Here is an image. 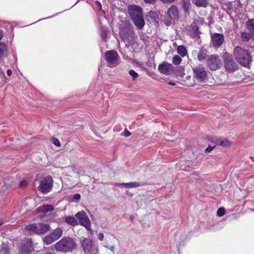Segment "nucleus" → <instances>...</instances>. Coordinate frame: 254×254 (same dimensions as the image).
<instances>
[{
	"instance_id": "20",
	"label": "nucleus",
	"mask_w": 254,
	"mask_h": 254,
	"mask_svg": "<svg viewBox=\"0 0 254 254\" xmlns=\"http://www.w3.org/2000/svg\"><path fill=\"white\" fill-rule=\"evenodd\" d=\"M64 220L66 223L73 226H76L78 224L77 219L73 216H66Z\"/></svg>"
},
{
	"instance_id": "36",
	"label": "nucleus",
	"mask_w": 254,
	"mask_h": 254,
	"mask_svg": "<svg viewBox=\"0 0 254 254\" xmlns=\"http://www.w3.org/2000/svg\"><path fill=\"white\" fill-rule=\"evenodd\" d=\"M215 146H209L208 147H207L205 149V152H206V153L210 152L211 151H212L215 148Z\"/></svg>"
},
{
	"instance_id": "41",
	"label": "nucleus",
	"mask_w": 254,
	"mask_h": 254,
	"mask_svg": "<svg viewBox=\"0 0 254 254\" xmlns=\"http://www.w3.org/2000/svg\"><path fill=\"white\" fill-rule=\"evenodd\" d=\"M156 0H144V1L146 3H152L154 2Z\"/></svg>"
},
{
	"instance_id": "35",
	"label": "nucleus",
	"mask_w": 254,
	"mask_h": 254,
	"mask_svg": "<svg viewBox=\"0 0 254 254\" xmlns=\"http://www.w3.org/2000/svg\"><path fill=\"white\" fill-rule=\"evenodd\" d=\"M182 7L185 10V11H187L189 9V4L187 1H183L182 2Z\"/></svg>"
},
{
	"instance_id": "42",
	"label": "nucleus",
	"mask_w": 254,
	"mask_h": 254,
	"mask_svg": "<svg viewBox=\"0 0 254 254\" xmlns=\"http://www.w3.org/2000/svg\"><path fill=\"white\" fill-rule=\"evenodd\" d=\"M163 2H166V3H171L173 2L175 0H161Z\"/></svg>"
},
{
	"instance_id": "40",
	"label": "nucleus",
	"mask_w": 254,
	"mask_h": 254,
	"mask_svg": "<svg viewBox=\"0 0 254 254\" xmlns=\"http://www.w3.org/2000/svg\"><path fill=\"white\" fill-rule=\"evenodd\" d=\"M130 132L127 129H125L124 132V136L126 137L129 136L130 135Z\"/></svg>"
},
{
	"instance_id": "11",
	"label": "nucleus",
	"mask_w": 254,
	"mask_h": 254,
	"mask_svg": "<svg viewBox=\"0 0 254 254\" xmlns=\"http://www.w3.org/2000/svg\"><path fill=\"white\" fill-rule=\"evenodd\" d=\"M158 70L161 74L169 75L174 72V67L171 64L164 62L158 65Z\"/></svg>"
},
{
	"instance_id": "8",
	"label": "nucleus",
	"mask_w": 254,
	"mask_h": 254,
	"mask_svg": "<svg viewBox=\"0 0 254 254\" xmlns=\"http://www.w3.org/2000/svg\"><path fill=\"white\" fill-rule=\"evenodd\" d=\"M75 217L80 224L85 227L87 230L91 231V222L86 213L83 211L77 212Z\"/></svg>"
},
{
	"instance_id": "6",
	"label": "nucleus",
	"mask_w": 254,
	"mask_h": 254,
	"mask_svg": "<svg viewBox=\"0 0 254 254\" xmlns=\"http://www.w3.org/2000/svg\"><path fill=\"white\" fill-rule=\"evenodd\" d=\"M223 58L224 61L225 67L228 71L233 72L237 69L238 66L237 64L232 59V56L228 53H225Z\"/></svg>"
},
{
	"instance_id": "14",
	"label": "nucleus",
	"mask_w": 254,
	"mask_h": 254,
	"mask_svg": "<svg viewBox=\"0 0 254 254\" xmlns=\"http://www.w3.org/2000/svg\"><path fill=\"white\" fill-rule=\"evenodd\" d=\"M132 20L134 25L139 29H141L145 25V21L143 17V14L133 18H132Z\"/></svg>"
},
{
	"instance_id": "15",
	"label": "nucleus",
	"mask_w": 254,
	"mask_h": 254,
	"mask_svg": "<svg viewBox=\"0 0 254 254\" xmlns=\"http://www.w3.org/2000/svg\"><path fill=\"white\" fill-rule=\"evenodd\" d=\"M168 15L172 20H175L178 18V10L177 8L172 5L168 10Z\"/></svg>"
},
{
	"instance_id": "24",
	"label": "nucleus",
	"mask_w": 254,
	"mask_h": 254,
	"mask_svg": "<svg viewBox=\"0 0 254 254\" xmlns=\"http://www.w3.org/2000/svg\"><path fill=\"white\" fill-rule=\"evenodd\" d=\"M246 25L249 31L254 33V18L249 19L246 22Z\"/></svg>"
},
{
	"instance_id": "1",
	"label": "nucleus",
	"mask_w": 254,
	"mask_h": 254,
	"mask_svg": "<svg viewBox=\"0 0 254 254\" xmlns=\"http://www.w3.org/2000/svg\"><path fill=\"white\" fill-rule=\"evenodd\" d=\"M77 245L74 240L70 237H64L55 245L57 252L67 253L77 249Z\"/></svg>"
},
{
	"instance_id": "19",
	"label": "nucleus",
	"mask_w": 254,
	"mask_h": 254,
	"mask_svg": "<svg viewBox=\"0 0 254 254\" xmlns=\"http://www.w3.org/2000/svg\"><path fill=\"white\" fill-rule=\"evenodd\" d=\"M116 186L121 188H137L139 186V184L137 182H129L128 183H117Z\"/></svg>"
},
{
	"instance_id": "5",
	"label": "nucleus",
	"mask_w": 254,
	"mask_h": 254,
	"mask_svg": "<svg viewBox=\"0 0 254 254\" xmlns=\"http://www.w3.org/2000/svg\"><path fill=\"white\" fill-rule=\"evenodd\" d=\"M193 77L198 82H204L207 78V72L202 65L193 68Z\"/></svg>"
},
{
	"instance_id": "10",
	"label": "nucleus",
	"mask_w": 254,
	"mask_h": 254,
	"mask_svg": "<svg viewBox=\"0 0 254 254\" xmlns=\"http://www.w3.org/2000/svg\"><path fill=\"white\" fill-rule=\"evenodd\" d=\"M105 57L108 64H111L110 67H114L118 64V58L119 55L117 53L113 50L108 51L105 53Z\"/></svg>"
},
{
	"instance_id": "18",
	"label": "nucleus",
	"mask_w": 254,
	"mask_h": 254,
	"mask_svg": "<svg viewBox=\"0 0 254 254\" xmlns=\"http://www.w3.org/2000/svg\"><path fill=\"white\" fill-rule=\"evenodd\" d=\"M54 210V207L51 204L44 205L37 208L38 211L40 213H47Z\"/></svg>"
},
{
	"instance_id": "48",
	"label": "nucleus",
	"mask_w": 254,
	"mask_h": 254,
	"mask_svg": "<svg viewBox=\"0 0 254 254\" xmlns=\"http://www.w3.org/2000/svg\"><path fill=\"white\" fill-rule=\"evenodd\" d=\"M129 32H130L131 33L133 34V31H132L131 29H129Z\"/></svg>"
},
{
	"instance_id": "33",
	"label": "nucleus",
	"mask_w": 254,
	"mask_h": 254,
	"mask_svg": "<svg viewBox=\"0 0 254 254\" xmlns=\"http://www.w3.org/2000/svg\"><path fill=\"white\" fill-rule=\"evenodd\" d=\"M129 74L132 77L133 80L136 79L138 76V73L132 69L129 71Z\"/></svg>"
},
{
	"instance_id": "9",
	"label": "nucleus",
	"mask_w": 254,
	"mask_h": 254,
	"mask_svg": "<svg viewBox=\"0 0 254 254\" xmlns=\"http://www.w3.org/2000/svg\"><path fill=\"white\" fill-rule=\"evenodd\" d=\"M224 42V37L222 34L215 33L211 36L210 46L216 49L220 48Z\"/></svg>"
},
{
	"instance_id": "25",
	"label": "nucleus",
	"mask_w": 254,
	"mask_h": 254,
	"mask_svg": "<svg viewBox=\"0 0 254 254\" xmlns=\"http://www.w3.org/2000/svg\"><path fill=\"white\" fill-rule=\"evenodd\" d=\"M177 53L180 55L182 57H185L187 53V51L186 49L183 46H179L177 48Z\"/></svg>"
},
{
	"instance_id": "16",
	"label": "nucleus",
	"mask_w": 254,
	"mask_h": 254,
	"mask_svg": "<svg viewBox=\"0 0 254 254\" xmlns=\"http://www.w3.org/2000/svg\"><path fill=\"white\" fill-rule=\"evenodd\" d=\"M50 226L49 224H45L44 223H39L38 224V229L37 230V234H45L50 229Z\"/></svg>"
},
{
	"instance_id": "30",
	"label": "nucleus",
	"mask_w": 254,
	"mask_h": 254,
	"mask_svg": "<svg viewBox=\"0 0 254 254\" xmlns=\"http://www.w3.org/2000/svg\"><path fill=\"white\" fill-rule=\"evenodd\" d=\"M181 58L178 55L174 56L172 59V62L175 65L179 64L181 63Z\"/></svg>"
},
{
	"instance_id": "31",
	"label": "nucleus",
	"mask_w": 254,
	"mask_h": 254,
	"mask_svg": "<svg viewBox=\"0 0 254 254\" xmlns=\"http://www.w3.org/2000/svg\"><path fill=\"white\" fill-rule=\"evenodd\" d=\"M6 48V46L4 43L0 42V57L3 54L4 51Z\"/></svg>"
},
{
	"instance_id": "44",
	"label": "nucleus",
	"mask_w": 254,
	"mask_h": 254,
	"mask_svg": "<svg viewBox=\"0 0 254 254\" xmlns=\"http://www.w3.org/2000/svg\"><path fill=\"white\" fill-rule=\"evenodd\" d=\"M50 216L51 217H52L53 218H54V217H55L57 216V214H56V213H53L50 214Z\"/></svg>"
},
{
	"instance_id": "29",
	"label": "nucleus",
	"mask_w": 254,
	"mask_h": 254,
	"mask_svg": "<svg viewBox=\"0 0 254 254\" xmlns=\"http://www.w3.org/2000/svg\"><path fill=\"white\" fill-rule=\"evenodd\" d=\"M241 38L243 41L247 42L250 40L251 36L248 33L243 32L241 35Z\"/></svg>"
},
{
	"instance_id": "47",
	"label": "nucleus",
	"mask_w": 254,
	"mask_h": 254,
	"mask_svg": "<svg viewBox=\"0 0 254 254\" xmlns=\"http://www.w3.org/2000/svg\"><path fill=\"white\" fill-rule=\"evenodd\" d=\"M44 254H53L52 253H50V252H47L46 253H45Z\"/></svg>"
},
{
	"instance_id": "32",
	"label": "nucleus",
	"mask_w": 254,
	"mask_h": 254,
	"mask_svg": "<svg viewBox=\"0 0 254 254\" xmlns=\"http://www.w3.org/2000/svg\"><path fill=\"white\" fill-rule=\"evenodd\" d=\"M225 210L224 208H220L217 211V215L219 217H221L225 214Z\"/></svg>"
},
{
	"instance_id": "34",
	"label": "nucleus",
	"mask_w": 254,
	"mask_h": 254,
	"mask_svg": "<svg viewBox=\"0 0 254 254\" xmlns=\"http://www.w3.org/2000/svg\"><path fill=\"white\" fill-rule=\"evenodd\" d=\"M52 142L56 146H58V147L61 146V143L58 139H57L56 138H54L52 139Z\"/></svg>"
},
{
	"instance_id": "39",
	"label": "nucleus",
	"mask_w": 254,
	"mask_h": 254,
	"mask_svg": "<svg viewBox=\"0 0 254 254\" xmlns=\"http://www.w3.org/2000/svg\"><path fill=\"white\" fill-rule=\"evenodd\" d=\"M104 235L102 233H100L98 234V239L100 241H102L104 239Z\"/></svg>"
},
{
	"instance_id": "28",
	"label": "nucleus",
	"mask_w": 254,
	"mask_h": 254,
	"mask_svg": "<svg viewBox=\"0 0 254 254\" xmlns=\"http://www.w3.org/2000/svg\"><path fill=\"white\" fill-rule=\"evenodd\" d=\"M32 251V248L27 249L25 246H23L20 250V254H31Z\"/></svg>"
},
{
	"instance_id": "13",
	"label": "nucleus",
	"mask_w": 254,
	"mask_h": 254,
	"mask_svg": "<svg viewBox=\"0 0 254 254\" xmlns=\"http://www.w3.org/2000/svg\"><path fill=\"white\" fill-rule=\"evenodd\" d=\"M211 141L216 145H219L224 147H230L232 144L230 141L223 138H213Z\"/></svg>"
},
{
	"instance_id": "23",
	"label": "nucleus",
	"mask_w": 254,
	"mask_h": 254,
	"mask_svg": "<svg viewBox=\"0 0 254 254\" xmlns=\"http://www.w3.org/2000/svg\"><path fill=\"white\" fill-rule=\"evenodd\" d=\"M192 2L198 7H206L208 4V0H192Z\"/></svg>"
},
{
	"instance_id": "26",
	"label": "nucleus",
	"mask_w": 254,
	"mask_h": 254,
	"mask_svg": "<svg viewBox=\"0 0 254 254\" xmlns=\"http://www.w3.org/2000/svg\"><path fill=\"white\" fill-rule=\"evenodd\" d=\"M207 52L204 50H201L198 53L197 58L200 61L204 60L206 57Z\"/></svg>"
},
{
	"instance_id": "17",
	"label": "nucleus",
	"mask_w": 254,
	"mask_h": 254,
	"mask_svg": "<svg viewBox=\"0 0 254 254\" xmlns=\"http://www.w3.org/2000/svg\"><path fill=\"white\" fill-rule=\"evenodd\" d=\"M111 241L112 243L113 244V245H112V246L106 245V246H105L104 247L106 249L109 250L112 253L114 254V253H115V252L116 250V244L119 245L120 242H119V240L115 237H113V238H112L111 239Z\"/></svg>"
},
{
	"instance_id": "3",
	"label": "nucleus",
	"mask_w": 254,
	"mask_h": 254,
	"mask_svg": "<svg viewBox=\"0 0 254 254\" xmlns=\"http://www.w3.org/2000/svg\"><path fill=\"white\" fill-rule=\"evenodd\" d=\"M80 244L85 254H96L99 252L97 246L94 245L93 241L89 238H84Z\"/></svg>"
},
{
	"instance_id": "37",
	"label": "nucleus",
	"mask_w": 254,
	"mask_h": 254,
	"mask_svg": "<svg viewBox=\"0 0 254 254\" xmlns=\"http://www.w3.org/2000/svg\"><path fill=\"white\" fill-rule=\"evenodd\" d=\"M73 198L76 201H78L80 200L81 196L79 193H76V194H74Z\"/></svg>"
},
{
	"instance_id": "2",
	"label": "nucleus",
	"mask_w": 254,
	"mask_h": 254,
	"mask_svg": "<svg viewBox=\"0 0 254 254\" xmlns=\"http://www.w3.org/2000/svg\"><path fill=\"white\" fill-rule=\"evenodd\" d=\"M234 55L236 60L242 66L248 67L252 61V58L249 52L239 46L234 50Z\"/></svg>"
},
{
	"instance_id": "21",
	"label": "nucleus",
	"mask_w": 254,
	"mask_h": 254,
	"mask_svg": "<svg viewBox=\"0 0 254 254\" xmlns=\"http://www.w3.org/2000/svg\"><path fill=\"white\" fill-rule=\"evenodd\" d=\"M63 230L61 228H58L54 230L52 233V235L56 240H58L63 235Z\"/></svg>"
},
{
	"instance_id": "45",
	"label": "nucleus",
	"mask_w": 254,
	"mask_h": 254,
	"mask_svg": "<svg viewBox=\"0 0 254 254\" xmlns=\"http://www.w3.org/2000/svg\"><path fill=\"white\" fill-rule=\"evenodd\" d=\"M168 84H169V85H173V86H174V85H176L175 83L173 82H168Z\"/></svg>"
},
{
	"instance_id": "38",
	"label": "nucleus",
	"mask_w": 254,
	"mask_h": 254,
	"mask_svg": "<svg viewBox=\"0 0 254 254\" xmlns=\"http://www.w3.org/2000/svg\"><path fill=\"white\" fill-rule=\"evenodd\" d=\"M27 181L25 180L22 181L20 183V186L21 187H24L27 185Z\"/></svg>"
},
{
	"instance_id": "4",
	"label": "nucleus",
	"mask_w": 254,
	"mask_h": 254,
	"mask_svg": "<svg viewBox=\"0 0 254 254\" xmlns=\"http://www.w3.org/2000/svg\"><path fill=\"white\" fill-rule=\"evenodd\" d=\"M53 179L50 176L44 177L41 180L38 190L43 194H47L51 190L53 187Z\"/></svg>"
},
{
	"instance_id": "49",
	"label": "nucleus",
	"mask_w": 254,
	"mask_h": 254,
	"mask_svg": "<svg viewBox=\"0 0 254 254\" xmlns=\"http://www.w3.org/2000/svg\"><path fill=\"white\" fill-rule=\"evenodd\" d=\"M2 224V222L1 221H0V226Z\"/></svg>"
},
{
	"instance_id": "22",
	"label": "nucleus",
	"mask_w": 254,
	"mask_h": 254,
	"mask_svg": "<svg viewBox=\"0 0 254 254\" xmlns=\"http://www.w3.org/2000/svg\"><path fill=\"white\" fill-rule=\"evenodd\" d=\"M43 240L44 243L46 245H50L51 244L53 243V242L56 241L51 233L48 235H46V236H45L43 238Z\"/></svg>"
},
{
	"instance_id": "46",
	"label": "nucleus",
	"mask_w": 254,
	"mask_h": 254,
	"mask_svg": "<svg viewBox=\"0 0 254 254\" xmlns=\"http://www.w3.org/2000/svg\"><path fill=\"white\" fill-rule=\"evenodd\" d=\"M3 37V34L2 33V32H0V40H1L2 39Z\"/></svg>"
},
{
	"instance_id": "43",
	"label": "nucleus",
	"mask_w": 254,
	"mask_h": 254,
	"mask_svg": "<svg viewBox=\"0 0 254 254\" xmlns=\"http://www.w3.org/2000/svg\"><path fill=\"white\" fill-rule=\"evenodd\" d=\"M7 74L8 76H10L12 74V71L10 69H8L7 70Z\"/></svg>"
},
{
	"instance_id": "7",
	"label": "nucleus",
	"mask_w": 254,
	"mask_h": 254,
	"mask_svg": "<svg viewBox=\"0 0 254 254\" xmlns=\"http://www.w3.org/2000/svg\"><path fill=\"white\" fill-rule=\"evenodd\" d=\"M206 63L208 67L212 70L219 68L222 64L219 57L216 55L209 56L207 59Z\"/></svg>"
},
{
	"instance_id": "27",
	"label": "nucleus",
	"mask_w": 254,
	"mask_h": 254,
	"mask_svg": "<svg viewBox=\"0 0 254 254\" xmlns=\"http://www.w3.org/2000/svg\"><path fill=\"white\" fill-rule=\"evenodd\" d=\"M26 229L32 231L34 232L37 234V230L38 229V225L36 224H31L26 226Z\"/></svg>"
},
{
	"instance_id": "12",
	"label": "nucleus",
	"mask_w": 254,
	"mask_h": 254,
	"mask_svg": "<svg viewBox=\"0 0 254 254\" xmlns=\"http://www.w3.org/2000/svg\"><path fill=\"white\" fill-rule=\"evenodd\" d=\"M128 12L131 19L142 14V9L136 5H130L128 6Z\"/></svg>"
}]
</instances>
